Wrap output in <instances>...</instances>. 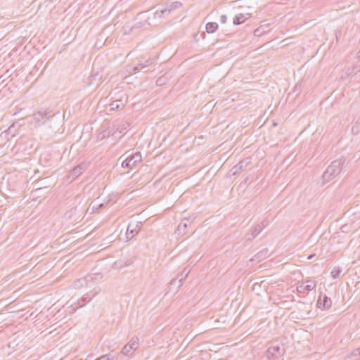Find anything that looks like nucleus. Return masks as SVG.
Masks as SVG:
<instances>
[{"label":"nucleus","mask_w":360,"mask_h":360,"mask_svg":"<svg viewBox=\"0 0 360 360\" xmlns=\"http://www.w3.org/2000/svg\"><path fill=\"white\" fill-rule=\"evenodd\" d=\"M345 161V159L341 157L330 163L322 175L324 183L330 181L340 174Z\"/></svg>","instance_id":"f257e3e1"},{"label":"nucleus","mask_w":360,"mask_h":360,"mask_svg":"<svg viewBox=\"0 0 360 360\" xmlns=\"http://www.w3.org/2000/svg\"><path fill=\"white\" fill-rule=\"evenodd\" d=\"M182 4L180 1H176L173 2H167L164 5H160L158 9L154 13V18H164L168 16L171 13L175 10L181 8Z\"/></svg>","instance_id":"f03ea898"},{"label":"nucleus","mask_w":360,"mask_h":360,"mask_svg":"<svg viewBox=\"0 0 360 360\" xmlns=\"http://www.w3.org/2000/svg\"><path fill=\"white\" fill-rule=\"evenodd\" d=\"M129 152L123 154L119 158V160L122 159L124 157L126 158L122 162V167L123 168H129L130 169H133L136 168L139 164H140L142 161V155L141 152H136L135 153L128 154Z\"/></svg>","instance_id":"7ed1b4c3"},{"label":"nucleus","mask_w":360,"mask_h":360,"mask_svg":"<svg viewBox=\"0 0 360 360\" xmlns=\"http://www.w3.org/2000/svg\"><path fill=\"white\" fill-rule=\"evenodd\" d=\"M285 352V348L279 345H272L266 350V356L269 359H278Z\"/></svg>","instance_id":"20e7f679"},{"label":"nucleus","mask_w":360,"mask_h":360,"mask_svg":"<svg viewBox=\"0 0 360 360\" xmlns=\"http://www.w3.org/2000/svg\"><path fill=\"white\" fill-rule=\"evenodd\" d=\"M49 113L50 112L47 110L34 113L32 116L33 122L38 125L44 124L49 118L52 117V116H49Z\"/></svg>","instance_id":"39448f33"},{"label":"nucleus","mask_w":360,"mask_h":360,"mask_svg":"<svg viewBox=\"0 0 360 360\" xmlns=\"http://www.w3.org/2000/svg\"><path fill=\"white\" fill-rule=\"evenodd\" d=\"M250 161L248 158L244 159L240 161L236 165L233 166L229 172L228 174L229 176L236 175L240 172L245 169Z\"/></svg>","instance_id":"423d86ee"},{"label":"nucleus","mask_w":360,"mask_h":360,"mask_svg":"<svg viewBox=\"0 0 360 360\" xmlns=\"http://www.w3.org/2000/svg\"><path fill=\"white\" fill-rule=\"evenodd\" d=\"M139 346V338L137 337L133 338L130 342L122 349V354L124 355H129L132 350H136Z\"/></svg>","instance_id":"0eeeda50"},{"label":"nucleus","mask_w":360,"mask_h":360,"mask_svg":"<svg viewBox=\"0 0 360 360\" xmlns=\"http://www.w3.org/2000/svg\"><path fill=\"white\" fill-rule=\"evenodd\" d=\"M331 304L332 301L330 298L326 295H323L322 292H321L317 300V307L320 309H328L330 308Z\"/></svg>","instance_id":"6e6552de"},{"label":"nucleus","mask_w":360,"mask_h":360,"mask_svg":"<svg viewBox=\"0 0 360 360\" xmlns=\"http://www.w3.org/2000/svg\"><path fill=\"white\" fill-rule=\"evenodd\" d=\"M86 169V166L85 163H81L76 167H75L69 174V179L71 180L75 179L77 177L79 176Z\"/></svg>","instance_id":"1a4fd4ad"},{"label":"nucleus","mask_w":360,"mask_h":360,"mask_svg":"<svg viewBox=\"0 0 360 360\" xmlns=\"http://www.w3.org/2000/svg\"><path fill=\"white\" fill-rule=\"evenodd\" d=\"M140 226L137 222L129 224L126 233L128 240L132 239L138 233Z\"/></svg>","instance_id":"9d476101"},{"label":"nucleus","mask_w":360,"mask_h":360,"mask_svg":"<svg viewBox=\"0 0 360 360\" xmlns=\"http://www.w3.org/2000/svg\"><path fill=\"white\" fill-rule=\"evenodd\" d=\"M307 284H301L297 287V291L299 293H306V291H310L314 289L316 286V283L313 281H307Z\"/></svg>","instance_id":"9b49d317"},{"label":"nucleus","mask_w":360,"mask_h":360,"mask_svg":"<svg viewBox=\"0 0 360 360\" xmlns=\"http://www.w3.org/2000/svg\"><path fill=\"white\" fill-rule=\"evenodd\" d=\"M147 13V11L146 12H142V13H139L137 16H136V18H139L141 20H143V21H140V22H137L135 25H134L132 26V29H135V28H140L143 26H145L146 25H150V22H148V19L149 18H146V13Z\"/></svg>","instance_id":"f8f14e48"},{"label":"nucleus","mask_w":360,"mask_h":360,"mask_svg":"<svg viewBox=\"0 0 360 360\" xmlns=\"http://www.w3.org/2000/svg\"><path fill=\"white\" fill-rule=\"evenodd\" d=\"M251 14L247 13H238L236 15L233 19V23L235 25H239L245 22L248 18H250Z\"/></svg>","instance_id":"ddd939ff"},{"label":"nucleus","mask_w":360,"mask_h":360,"mask_svg":"<svg viewBox=\"0 0 360 360\" xmlns=\"http://www.w3.org/2000/svg\"><path fill=\"white\" fill-rule=\"evenodd\" d=\"M126 103L127 98L124 100L122 98L119 100L114 101L110 104V110L123 108L125 106Z\"/></svg>","instance_id":"4468645a"},{"label":"nucleus","mask_w":360,"mask_h":360,"mask_svg":"<svg viewBox=\"0 0 360 360\" xmlns=\"http://www.w3.org/2000/svg\"><path fill=\"white\" fill-rule=\"evenodd\" d=\"M262 231V229L257 224L251 229V233H248L246 234L247 240H251L254 239L261 233Z\"/></svg>","instance_id":"2eb2a0df"},{"label":"nucleus","mask_w":360,"mask_h":360,"mask_svg":"<svg viewBox=\"0 0 360 360\" xmlns=\"http://www.w3.org/2000/svg\"><path fill=\"white\" fill-rule=\"evenodd\" d=\"M190 269L188 267H185L181 274L178 276V286L177 289L180 288L182 285L183 281L187 277L188 274L190 273Z\"/></svg>","instance_id":"dca6fc26"},{"label":"nucleus","mask_w":360,"mask_h":360,"mask_svg":"<svg viewBox=\"0 0 360 360\" xmlns=\"http://www.w3.org/2000/svg\"><path fill=\"white\" fill-rule=\"evenodd\" d=\"M205 28L208 33H214L218 28V24L214 22H210L207 23Z\"/></svg>","instance_id":"f3484780"},{"label":"nucleus","mask_w":360,"mask_h":360,"mask_svg":"<svg viewBox=\"0 0 360 360\" xmlns=\"http://www.w3.org/2000/svg\"><path fill=\"white\" fill-rule=\"evenodd\" d=\"M154 61H155V58H149L148 59L146 60L144 62L139 61V65L141 66V68H143V70H144L145 68H146L149 65H152Z\"/></svg>","instance_id":"a211bd4d"},{"label":"nucleus","mask_w":360,"mask_h":360,"mask_svg":"<svg viewBox=\"0 0 360 360\" xmlns=\"http://www.w3.org/2000/svg\"><path fill=\"white\" fill-rule=\"evenodd\" d=\"M188 224L186 221H181L177 228V232L178 234H184L185 233V229L188 227Z\"/></svg>","instance_id":"6ab92c4d"},{"label":"nucleus","mask_w":360,"mask_h":360,"mask_svg":"<svg viewBox=\"0 0 360 360\" xmlns=\"http://www.w3.org/2000/svg\"><path fill=\"white\" fill-rule=\"evenodd\" d=\"M141 70H143V68H141V66H139V63L135 66H129L128 67V71L131 74L139 72Z\"/></svg>","instance_id":"aec40b11"},{"label":"nucleus","mask_w":360,"mask_h":360,"mask_svg":"<svg viewBox=\"0 0 360 360\" xmlns=\"http://www.w3.org/2000/svg\"><path fill=\"white\" fill-rule=\"evenodd\" d=\"M353 134H357L360 131V120H357L352 127Z\"/></svg>","instance_id":"412c9836"},{"label":"nucleus","mask_w":360,"mask_h":360,"mask_svg":"<svg viewBox=\"0 0 360 360\" xmlns=\"http://www.w3.org/2000/svg\"><path fill=\"white\" fill-rule=\"evenodd\" d=\"M111 134H112L111 131L105 129V130L101 131V133H99L98 139H103L105 137L110 136Z\"/></svg>","instance_id":"4be33fe9"},{"label":"nucleus","mask_w":360,"mask_h":360,"mask_svg":"<svg viewBox=\"0 0 360 360\" xmlns=\"http://www.w3.org/2000/svg\"><path fill=\"white\" fill-rule=\"evenodd\" d=\"M341 271H342L340 269V268L335 269L330 273L331 274V276L333 278H337L339 276V275L340 274Z\"/></svg>","instance_id":"5701e85b"},{"label":"nucleus","mask_w":360,"mask_h":360,"mask_svg":"<svg viewBox=\"0 0 360 360\" xmlns=\"http://www.w3.org/2000/svg\"><path fill=\"white\" fill-rule=\"evenodd\" d=\"M91 300V298L88 296L83 297L81 300H79L78 304L80 307L85 305L86 302H89Z\"/></svg>","instance_id":"b1692460"},{"label":"nucleus","mask_w":360,"mask_h":360,"mask_svg":"<svg viewBox=\"0 0 360 360\" xmlns=\"http://www.w3.org/2000/svg\"><path fill=\"white\" fill-rule=\"evenodd\" d=\"M262 30V26H261L260 27L256 29L254 32L256 36H259L261 34H262L263 32H264V30Z\"/></svg>","instance_id":"393cba45"},{"label":"nucleus","mask_w":360,"mask_h":360,"mask_svg":"<svg viewBox=\"0 0 360 360\" xmlns=\"http://www.w3.org/2000/svg\"><path fill=\"white\" fill-rule=\"evenodd\" d=\"M356 68H357L356 65H354V66L351 67V68H348L347 70V74L348 75L352 74L353 72L354 71V70H356Z\"/></svg>","instance_id":"a878e982"},{"label":"nucleus","mask_w":360,"mask_h":360,"mask_svg":"<svg viewBox=\"0 0 360 360\" xmlns=\"http://www.w3.org/2000/svg\"><path fill=\"white\" fill-rule=\"evenodd\" d=\"M351 355L353 356H360V347L352 351Z\"/></svg>","instance_id":"bb28decb"},{"label":"nucleus","mask_w":360,"mask_h":360,"mask_svg":"<svg viewBox=\"0 0 360 360\" xmlns=\"http://www.w3.org/2000/svg\"><path fill=\"white\" fill-rule=\"evenodd\" d=\"M227 20V16L226 15H221L220 16V22L222 24H224L226 22Z\"/></svg>","instance_id":"cd10ccee"},{"label":"nucleus","mask_w":360,"mask_h":360,"mask_svg":"<svg viewBox=\"0 0 360 360\" xmlns=\"http://www.w3.org/2000/svg\"><path fill=\"white\" fill-rule=\"evenodd\" d=\"M268 225V222L266 221H263L258 226L263 230Z\"/></svg>","instance_id":"c85d7f7f"},{"label":"nucleus","mask_w":360,"mask_h":360,"mask_svg":"<svg viewBox=\"0 0 360 360\" xmlns=\"http://www.w3.org/2000/svg\"><path fill=\"white\" fill-rule=\"evenodd\" d=\"M178 278H174L172 279L171 281H170V285H176V287L178 286Z\"/></svg>","instance_id":"c756f323"},{"label":"nucleus","mask_w":360,"mask_h":360,"mask_svg":"<svg viewBox=\"0 0 360 360\" xmlns=\"http://www.w3.org/2000/svg\"><path fill=\"white\" fill-rule=\"evenodd\" d=\"M194 39L195 41H198L200 38L198 37V33L194 34Z\"/></svg>","instance_id":"7c9ffc66"},{"label":"nucleus","mask_w":360,"mask_h":360,"mask_svg":"<svg viewBox=\"0 0 360 360\" xmlns=\"http://www.w3.org/2000/svg\"><path fill=\"white\" fill-rule=\"evenodd\" d=\"M314 256H315V255H314V254L309 255L307 257V259H311Z\"/></svg>","instance_id":"2f4dec72"},{"label":"nucleus","mask_w":360,"mask_h":360,"mask_svg":"<svg viewBox=\"0 0 360 360\" xmlns=\"http://www.w3.org/2000/svg\"><path fill=\"white\" fill-rule=\"evenodd\" d=\"M200 37H202V39H204V38L205 37V32H202V33L200 34Z\"/></svg>","instance_id":"473e14b6"},{"label":"nucleus","mask_w":360,"mask_h":360,"mask_svg":"<svg viewBox=\"0 0 360 360\" xmlns=\"http://www.w3.org/2000/svg\"><path fill=\"white\" fill-rule=\"evenodd\" d=\"M248 180H249V179H248V177H247V178L244 180L243 183H244L245 184H248Z\"/></svg>","instance_id":"72a5a7b5"},{"label":"nucleus","mask_w":360,"mask_h":360,"mask_svg":"<svg viewBox=\"0 0 360 360\" xmlns=\"http://www.w3.org/2000/svg\"><path fill=\"white\" fill-rule=\"evenodd\" d=\"M357 57H358V58H359V59H360V51H359L358 52V53H357Z\"/></svg>","instance_id":"f704fd0d"},{"label":"nucleus","mask_w":360,"mask_h":360,"mask_svg":"<svg viewBox=\"0 0 360 360\" xmlns=\"http://www.w3.org/2000/svg\"><path fill=\"white\" fill-rule=\"evenodd\" d=\"M103 203H101L98 205V207H103Z\"/></svg>","instance_id":"c9c22d12"},{"label":"nucleus","mask_w":360,"mask_h":360,"mask_svg":"<svg viewBox=\"0 0 360 360\" xmlns=\"http://www.w3.org/2000/svg\"><path fill=\"white\" fill-rule=\"evenodd\" d=\"M40 188H41L40 187H37L35 188V190L37 191V190H39Z\"/></svg>","instance_id":"e433bc0d"}]
</instances>
